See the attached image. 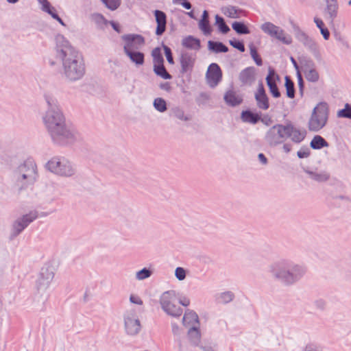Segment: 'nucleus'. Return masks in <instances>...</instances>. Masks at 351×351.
Segmentation results:
<instances>
[{
	"label": "nucleus",
	"instance_id": "nucleus-19",
	"mask_svg": "<svg viewBox=\"0 0 351 351\" xmlns=\"http://www.w3.org/2000/svg\"><path fill=\"white\" fill-rule=\"evenodd\" d=\"M36 217V216L34 214H30L29 215L24 216L21 220L16 221L14 224V228L16 230L17 234L22 231V230H23L25 227Z\"/></svg>",
	"mask_w": 351,
	"mask_h": 351
},
{
	"label": "nucleus",
	"instance_id": "nucleus-23",
	"mask_svg": "<svg viewBox=\"0 0 351 351\" xmlns=\"http://www.w3.org/2000/svg\"><path fill=\"white\" fill-rule=\"evenodd\" d=\"M155 73L164 79H171V75L167 71L163 63L154 65Z\"/></svg>",
	"mask_w": 351,
	"mask_h": 351
},
{
	"label": "nucleus",
	"instance_id": "nucleus-12",
	"mask_svg": "<svg viewBox=\"0 0 351 351\" xmlns=\"http://www.w3.org/2000/svg\"><path fill=\"white\" fill-rule=\"evenodd\" d=\"M123 38L125 41V45H131L130 49H137L145 43L144 38L140 35H125Z\"/></svg>",
	"mask_w": 351,
	"mask_h": 351
},
{
	"label": "nucleus",
	"instance_id": "nucleus-28",
	"mask_svg": "<svg viewBox=\"0 0 351 351\" xmlns=\"http://www.w3.org/2000/svg\"><path fill=\"white\" fill-rule=\"evenodd\" d=\"M232 28L239 34H250V31L248 27L243 23L240 22H234L232 24Z\"/></svg>",
	"mask_w": 351,
	"mask_h": 351
},
{
	"label": "nucleus",
	"instance_id": "nucleus-54",
	"mask_svg": "<svg viewBox=\"0 0 351 351\" xmlns=\"http://www.w3.org/2000/svg\"><path fill=\"white\" fill-rule=\"evenodd\" d=\"M306 351H315L311 346L306 348Z\"/></svg>",
	"mask_w": 351,
	"mask_h": 351
},
{
	"label": "nucleus",
	"instance_id": "nucleus-4",
	"mask_svg": "<svg viewBox=\"0 0 351 351\" xmlns=\"http://www.w3.org/2000/svg\"><path fill=\"white\" fill-rule=\"evenodd\" d=\"M162 309L169 315L178 317L182 313V309L178 304V298L173 291H167L160 298Z\"/></svg>",
	"mask_w": 351,
	"mask_h": 351
},
{
	"label": "nucleus",
	"instance_id": "nucleus-38",
	"mask_svg": "<svg viewBox=\"0 0 351 351\" xmlns=\"http://www.w3.org/2000/svg\"><path fill=\"white\" fill-rule=\"evenodd\" d=\"M230 44L234 48L238 49L240 51H241V52L245 51V47L242 42L234 40H230Z\"/></svg>",
	"mask_w": 351,
	"mask_h": 351
},
{
	"label": "nucleus",
	"instance_id": "nucleus-3",
	"mask_svg": "<svg viewBox=\"0 0 351 351\" xmlns=\"http://www.w3.org/2000/svg\"><path fill=\"white\" fill-rule=\"evenodd\" d=\"M276 131L280 138L290 137L295 143H300L306 137V131L295 128L292 124L278 125L272 128L270 132Z\"/></svg>",
	"mask_w": 351,
	"mask_h": 351
},
{
	"label": "nucleus",
	"instance_id": "nucleus-8",
	"mask_svg": "<svg viewBox=\"0 0 351 351\" xmlns=\"http://www.w3.org/2000/svg\"><path fill=\"white\" fill-rule=\"evenodd\" d=\"M267 85L269 88L270 92L274 97H279L280 93L276 85V82L279 81L278 75L275 73L273 69H269V74L266 78Z\"/></svg>",
	"mask_w": 351,
	"mask_h": 351
},
{
	"label": "nucleus",
	"instance_id": "nucleus-47",
	"mask_svg": "<svg viewBox=\"0 0 351 351\" xmlns=\"http://www.w3.org/2000/svg\"><path fill=\"white\" fill-rule=\"evenodd\" d=\"M314 21H315V23H316L317 26L320 29L324 27V24L323 21L321 19L315 17Z\"/></svg>",
	"mask_w": 351,
	"mask_h": 351
},
{
	"label": "nucleus",
	"instance_id": "nucleus-30",
	"mask_svg": "<svg viewBox=\"0 0 351 351\" xmlns=\"http://www.w3.org/2000/svg\"><path fill=\"white\" fill-rule=\"evenodd\" d=\"M152 55L154 59V65L163 63V58L160 48H155L152 51Z\"/></svg>",
	"mask_w": 351,
	"mask_h": 351
},
{
	"label": "nucleus",
	"instance_id": "nucleus-55",
	"mask_svg": "<svg viewBox=\"0 0 351 351\" xmlns=\"http://www.w3.org/2000/svg\"><path fill=\"white\" fill-rule=\"evenodd\" d=\"M17 1H18V0H8V1L9 3H16Z\"/></svg>",
	"mask_w": 351,
	"mask_h": 351
},
{
	"label": "nucleus",
	"instance_id": "nucleus-53",
	"mask_svg": "<svg viewBox=\"0 0 351 351\" xmlns=\"http://www.w3.org/2000/svg\"><path fill=\"white\" fill-rule=\"evenodd\" d=\"M202 19L208 20V13L206 10L204 12Z\"/></svg>",
	"mask_w": 351,
	"mask_h": 351
},
{
	"label": "nucleus",
	"instance_id": "nucleus-61",
	"mask_svg": "<svg viewBox=\"0 0 351 351\" xmlns=\"http://www.w3.org/2000/svg\"><path fill=\"white\" fill-rule=\"evenodd\" d=\"M23 178H26V176L25 175H23Z\"/></svg>",
	"mask_w": 351,
	"mask_h": 351
},
{
	"label": "nucleus",
	"instance_id": "nucleus-16",
	"mask_svg": "<svg viewBox=\"0 0 351 351\" xmlns=\"http://www.w3.org/2000/svg\"><path fill=\"white\" fill-rule=\"evenodd\" d=\"M130 45H125L124 50L125 53L130 57V60L136 64H143L144 62V54L141 52L135 51L130 49Z\"/></svg>",
	"mask_w": 351,
	"mask_h": 351
},
{
	"label": "nucleus",
	"instance_id": "nucleus-14",
	"mask_svg": "<svg viewBox=\"0 0 351 351\" xmlns=\"http://www.w3.org/2000/svg\"><path fill=\"white\" fill-rule=\"evenodd\" d=\"M198 322L197 315L193 311L186 312L183 317V324L186 326H191L192 330L191 332H195L198 335L197 330L195 329V326Z\"/></svg>",
	"mask_w": 351,
	"mask_h": 351
},
{
	"label": "nucleus",
	"instance_id": "nucleus-10",
	"mask_svg": "<svg viewBox=\"0 0 351 351\" xmlns=\"http://www.w3.org/2000/svg\"><path fill=\"white\" fill-rule=\"evenodd\" d=\"M49 167L54 170L57 173L62 176H69L73 173V169L69 165H62L60 162L50 161L48 163Z\"/></svg>",
	"mask_w": 351,
	"mask_h": 351
},
{
	"label": "nucleus",
	"instance_id": "nucleus-52",
	"mask_svg": "<svg viewBox=\"0 0 351 351\" xmlns=\"http://www.w3.org/2000/svg\"><path fill=\"white\" fill-rule=\"evenodd\" d=\"M283 148L286 152H289L291 149V147L289 144L284 145Z\"/></svg>",
	"mask_w": 351,
	"mask_h": 351
},
{
	"label": "nucleus",
	"instance_id": "nucleus-45",
	"mask_svg": "<svg viewBox=\"0 0 351 351\" xmlns=\"http://www.w3.org/2000/svg\"><path fill=\"white\" fill-rule=\"evenodd\" d=\"M130 301H131V302H132L134 304H143V301L141 300V299L138 295H131Z\"/></svg>",
	"mask_w": 351,
	"mask_h": 351
},
{
	"label": "nucleus",
	"instance_id": "nucleus-2",
	"mask_svg": "<svg viewBox=\"0 0 351 351\" xmlns=\"http://www.w3.org/2000/svg\"><path fill=\"white\" fill-rule=\"evenodd\" d=\"M45 121L53 137L56 135H66L63 116L59 111L49 110L47 113Z\"/></svg>",
	"mask_w": 351,
	"mask_h": 351
},
{
	"label": "nucleus",
	"instance_id": "nucleus-31",
	"mask_svg": "<svg viewBox=\"0 0 351 351\" xmlns=\"http://www.w3.org/2000/svg\"><path fill=\"white\" fill-rule=\"evenodd\" d=\"M306 78L311 82H316L319 78V75L317 71L314 69H310L305 71Z\"/></svg>",
	"mask_w": 351,
	"mask_h": 351
},
{
	"label": "nucleus",
	"instance_id": "nucleus-46",
	"mask_svg": "<svg viewBox=\"0 0 351 351\" xmlns=\"http://www.w3.org/2000/svg\"><path fill=\"white\" fill-rule=\"evenodd\" d=\"M178 304H180L184 306H187L188 305H189L190 301L186 298H178Z\"/></svg>",
	"mask_w": 351,
	"mask_h": 351
},
{
	"label": "nucleus",
	"instance_id": "nucleus-29",
	"mask_svg": "<svg viewBox=\"0 0 351 351\" xmlns=\"http://www.w3.org/2000/svg\"><path fill=\"white\" fill-rule=\"evenodd\" d=\"M216 19V24L218 26L219 30L223 33L226 34L230 31V28L225 23L224 20L223 18L219 16L218 15L215 17Z\"/></svg>",
	"mask_w": 351,
	"mask_h": 351
},
{
	"label": "nucleus",
	"instance_id": "nucleus-42",
	"mask_svg": "<svg viewBox=\"0 0 351 351\" xmlns=\"http://www.w3.org/2000/svg\"><path fill=\"white\" fill-rule=\"evenodd\" d=\"M310 155V151L308 148H302L298 152V156L300 158H307Z\"/></svg>",
	"mask_w": 351,
	"mask_h": 351
},
{
	"label": "nucleus",
	"instance_id": "nucleus-48",
	"mask_svg": "<svg viewBox=\"0 0 351 351\" xmlns=\"http://www.w3.org/2000/svg\"><path fill=\"white\" fill-rule=\"evenodd\" d=\"M321 32L326 40L328 39L330 33L327 28H322L320 29Z\"/></svg>",
	"mask_w": 351,
	"mask_h": 351
},
{
	"label": "nucleus",
	"instance_id": "nucleus-44",
	"mask_svg": "<svg viewBox=\"0 0 351 351\" xmlns=\"http://www.w3.org/2000/svg\"><path fill=\"white\" fill-rule=\"evenodd\" d=\"M232 298L233 295L230 292L224 293L221 297V300L223 302H228L231 301L232 300Z\"/></svg>",
	"mask_w": 351,
	"mask_h": 351
},
{
	"label": "nucleus",
	"instance_id": "nucleus-13",
	"mask_svg": "<svg viewBox=\"0 0 351 351\" xmlns=\"http://www.w3.org/2000/svg\"><path fill=\"white\" fill-rule=\"evenodd\" d=\"M195 56L192 54L184 53L182 54L180 63L182 72L187 73L192 71L195 63Z\"/></svg>",
	"mask_w": 351,
	"mask_h": 351
},
{
	"label": "nucleus",
	"instance_id": "nucleus-56",
	"mask_svg": "<svg viewBox=\"0 0 351 351\" xmlns=\"http://www.w3.org/2000/svg\"><path fill=\"white\" fill-rule=\"evenodd\" d=\"M47 102H48L49 105L51 106V103L50 100H49L48 99H47Z\"/></svg>",
	"mask_w": 351,
	"mask_h": 351
},
{
	"label": "nucleus",
	"instance_id": "nucleus-60",
	"mask_svg": "<svg viewBox=\"0 0 351 351\" xmlns=\"http://www.w3.org/2000/svg\"><path fill=\"white\" fill-rule=\"evenodd\" d=\"M287 281L288 282H291V280H287Z\"/></svg>",
	"mask_w": 351,
	"mask_h": 351
},
{
	"label": "nucleus",
	"instance_id": "nucleus-50",
	"mask_svg": "<svg viewBox=\"0 0 351 351\" xmlns=\"http://www.w3.org/2000/svg\"><path fill=\"white\" fill-rule=\"evenodd\" d=\"M111 25L112 26L113 29L117 31V32H120V27H119V25L114 23V22H111Z\"/></svg>",
	"mask_w": 351,
	"mask_h": 351
},
{
	"label": "nucleus",
	"instance_id": "nucleus-18",
	"mask_svg": "<svg viewBox=\"0 0 351 351\" xmlns=\"http://www.w3.org/2000/svg\"><path fill=\"white\" fill-rule=\"evenodd\" d=\"M225 101L227 104L231 106H237L242 102V97L239 94L233 90H229L226 93L224 97Z\"/></svg>",
	"mask_w": 351,
	"mask_h": 351
},
{
	"label": "nucleus",
	"instance_id": "nucleus-25",
	"mask_svg": "<svg viewBox=\"0 0 351 351\" xmlns=\"http://www.w3.org/2000/svg\"><path fill=\"white\" fill-rule=\"evenodd\" d=\"M223 13L230 18L236 19L240 16L241 12L233 6L223 8Z\"/></svg>",
	"mask_w": 351,
	"mask_h": 351
},
{
	"label": "nucleus",
	"instance_id": "nucleus-26",
	"mask_svg": "<svg viewBox=\"0 0 351 351\" xmlns=\"http://www.w3.org/2000/svg\"><path fill=\"white\" fill-rule=\"evenodd\" d=\"M208 45L211 49L216 52H227L228 50V47L221 43L210 41Z\"/></svg>",
	"mask_w": 351,
	"mask_h": 351
},
{
	"label": "nucleus",
	"instance_id": "nucleus-49",
	"mask_svg": "<svg viewBox=\"0 0 351 351\" xmlns=\"http://www.w3.org/2000/svg\"><path fill=\"white\" fill-rule=\"evenodd\" d=\"M261 121L267 125H270L272 123V120L268 117H263L261 119Z\"/></svg>",
	"mask_w": 351,
	"mask_h": 351
},
{
	"label": "nucleus",
	"instance_id": "nucleus-15",
	"mask_svg": "<svg viewBox=\"0 0 351 351\" xmlns=\"http://www.w3.org/2000/svg\"><path fill=\"white\" fill-rule=\"evenodd\" d=\"M155 16L157 22V28L156 33L157 35H162L165 32L166 29V15L162 11L156 10Z\"/></svg>",
	"mask_w": 351,
	"mask_h": 351
},
{
	"label": "nucleus",
	"instance_id": "nucleus-35",
	"mask_svg": "<svg viewBox=\"0 0 351 351\" xmlns=\"http://www.w3.org/2000/svg\"><path fill=\"white\" fill-rule=\"evenodd\" d=\"M105 5L110 10H116L120 5V0H102Z\"/></svg>",
	"mask_w": 351,
	"mask_h": 351
},
{
	"label": "nucleus",
	"instance_id": "nucleus-34",
	"mask_svg": "<svg viewBox=\"0 0 351 351\" xmlns=\"http://www.w3.org/2000/svg\"><path fill=\"white\" fill-rule=\"evenodd\" d=\"M250 54H251L252 58L254 59V60L255 61V62L258 65H259V66L262 65L261 58L258 55L257 50L256 49V48L254 46L250 47Z\"/></svg>",
	"mask_w": 351,
	"mask_h": 351
},
{
	"label": "nucleus",
	"instance_id": "nucleus-57",
	"mask_svg": "<svg viewBox=\"0 0 351 351\" xmlns=\"http://www.w3.org/2000/svg\"><path fill=\"white\" fill-rule=\"evenodd\" d=\"M291 60H292V62H293L294 64H296V62H295V60H294L293 58H292Z\"/></svg>",
	"mask_w": 351,
	"mask_h": 351
},
{
	"label": "nucleus",
	"instance_id": "nucleus-37",
	"mask_svg": "<svg viewBox=\"0 0 351 351\" xmlns=\"http://www.w3.org/2000/svg\"><path fill=\"white\" fill-rule=\"evenodd\" d=\"M163 49H164L167 61L169 62V64H173L174 63V62H173V58L172 56L171 49L165 45L163 46Z\"/></svg>",
	"mask_w": 351,
	"mask_h": 351
},
{
	"label": "nucleus",
	"instance_id": "nucleus-22",
	"mask_svg": "<svg viewBox=\"0 0 351 351\" xmlns=\"http://www.w3.org/2000/svg\"><path fill=\"white\" fill-rule=\"evenodd\" d=\"M242 119L245 122L256 123L261 119V117L258 114L253 113L250 111H245L242 113Z\"/></svg>",
	"mask_w": 351,
	"mask_h": 351
},
{
	"label": "nucleus",
	"instance_id": "nucleus-17",
	"mask_svg": "<svg viewBox=\"0 0 351 351\" xmlns=\"http://www.w3.org/2000/svg\"><path fill=\"white\" fill-rule=\"evenodd\" d=\"M43 6V10L48 12L51 16L56 19L62 25H64L62 20L58 16L55 8L52 7L47 0H38Z\"/></svg>",
	"mask_w": 351,
	"mask_h": 351
},
{
	"label": "nucleus",
	"instance_id": "nucleus-20",
	"mask_svg": "<svg viewBox=\"0 0 351 351\" xmlns=\"http://www.w3.org/2000/svg\"><path fill=\"white\" fill-rule=\"evenodd\" d=\"M125 328L129 334L135 335L140 330V322L138 319L128 318L125 321Z\"/></svg>",
	"mask_w": 351,
	"mask_h": 351
},
{
	"label": "nucleus",
	"instance_id": "nucleus-36",
	"mask_svg": "<svg viewBox=\"0 0 351 351\" xmlns=\"http://www.w3.org/2000/svg\"><path fill=\"white\" fill-rule=\"evenodd\" d=\"M338 115L339 117L351 119V106L349 104H346L345 108L338 112Z\"/></svg>",
	"mask_w": 351,
	"mask_h": 351
},
{
	"label": "nucleus",
	"instance_id": "nucleus-62",
	"mask_svg": "<svg viewBox=\"0 0 351 351\" xmlns=\"http://www.w3.org/2000/svg\"><path fill=\"white\" fill-rule=\"evenodd\" d=\"M349 5H351V0L349 1Z\"/></svg>",
	"mask_w": 351,
	"mask_h": 351
},
{
	"label": "nucleus",
	"instance_id": "nucleus-5",
	"mask_svg": "<svg viewBox=\"0 0 351 351\" xmlns=\"http://www.w3.org/2000/svg\"><path fill=\"white\" fill-rule=\"evenodd\" d=\"M328 119V108L324 104H319L314 109L308 123L310 130L317 131L322 128Z\"/></svg>",
	"mask_w": 351,
	"mask_h": 351
},
{
	"label": "nucleus",
	"instance_id": "nucleus-9",
	"mask_svg": "<svg viewBox=\"0 0 351 351\" xmlns=\"http://www.w3.org/2000/svg\"><path fill=\"white\" fill-rule=\"evenodd\" d=\"M239 80L243 85H251L256 78V69L254 67H247L239 74Z\"/></svg>",
	"mask_w": 351,
	"mask_h": 351
},
{
	"label": "nucleus",
	"instance_id": "nucleus-1",
	"mask_svg": "<svg viewBox=\"0 0 351 351\" xmlns=\"http://www.w3.org/2000/svg\"><path fill=\"white\" fill-rule=\"evenodd\" d=\"M62 54L66 76L72 80L81 77L84 74V69L77 52L71 47H66L62 50Z\"/></svg>",
	"mask_w": 351,
	"mask_h": 351
},
{
	"label": "nucleus",
	"instance_id": "nucleus-51",
	"mask_svg": "<svg viewBox=\"0 0 351 351\" xmlns=\"http://www.w3.org/2000/svg\"><path fill=\"white\" fill-rule=\"evenodd\" d=\"M258 158L260 159V160L263 163V164H265L267 162V158H265V156H264V154H260L258 155Z\"/></svg>",
	"mask_w": 351,
	"mask_h": 351
},
{
	"label": "nucleus",
	"instance_id": "nucleus-58",
	"mask_svg": "<svg viewBox=\"0 0 351 351\" xmlns=\"http://www.w3.org/2000/svg\"><path fill=\"white\" fill-rule=\"evenodd\" d=\"M291 60H292V62H293L294 64H296V62H295V60H294L293 58H292Z\"/></svg>",
	"mask_w": 351,
	"mask_h": 351
},
{
	"label": "nucleus",
	"instance_id": "nucleus-33",
	"mask_svg": "<svg viewBox=\"0 0 351 351\" xmlns=\"http://www.w3.org/2000/svg\"><path fill=\"white\" fill-rule=\"evenodd\" d=\"M199 28L204 32V34H210L211 28L208 20L201 19L199 23Z\"/></svg>",
	"mask_w": 351,
	"mask_h": 351
},
{
	"label": "nucleus",
	"instance_id": "nucleus-39",
	"mask_svg": "<svg viewBox=\"0 0 351 351\" xmlns=\"http://www.w3.org/2000/svg\"><path fill=\"white\" fill-rule=\"evenodd\" d=\"M328 11L330 14L331 17H334L336 16L337 12V4L335 2L333 4H330L328 5Z\"/></svg>",
	"mask_w": 351,
	"mask_h": 351
},
{
	"label": "nucleus",
	"instance_id": "nucleus-59",
	"mask_svg": "<svg viewBox=\"0 0 351 351\" xmlns=\"http://www.w3.org/2000/svg\"><path fill=\"white\" fill-rule=\"evenodd\" d=\"M189 16H191V17H193V13H192V12H189Z\"/></svg>",
	"mask_w": 351,
	"mask_h": 351
},
{
	"label": "nucleus",
	"instance_id": "nucleus-27",
	"mask_svg": "<svg viewBox=\"0 0 351 351\" xmlns=\"http://www.w3.org/2000/svg\"><path fill=\"white\" fill-rule=\"evenodd\" d=\"M285 87L287 96L290 98H293L295 96L294 84L287 76L285 77Z\"/></svg>",
	"mask_w": 351,
	"mask_h": 351
},
{
	"label": "nucleus",
	"instance_id": "nucleus-7",
	"mask_svg": "<svg viewBox=\"0 0 351 351\" xmlns=\"http://www.w3.org/2000/svg\"><path fill=\"white\" fill-rule=\"evenodd\" d=\"M222 73L217 64H211L208 67L206 78L208 83L212 87L215 86L221 80Z\"/></svg>",
	"mask_w": 351,
	"mask_h": 351
},
{
	"label": "nucleus",
	"instance_id": "nucleus-40",
	"mask_svg": "<svg viewBox=\"0 0 351 351\" xmlns=\"http://www.w3.org/2000/svg\"><path fill=\"white\" fill-rule=\"evenodd\" d=\"M151 274V272L149 270L143 269V270L138 271L137 273V278L140 280L145 279L147 277H149Z\"/></svg>",
	"mask_w": 351,
	"mask_h": 351
},
{
	"label": "nucleus",
	"instance_id": "nucleus-32",
	"mask_svg": "<svg viewBox=\"0 0 351 351\" xmlns=\"http://www.w3.org/2000/svg\"><path fill=\"white\" fill-rule=\"evenodd\" d=\"M154 107L160 112H164L167 109L166 102L162 98H157L154 100Z\"/></svg>",
	"mask_w": 351,
	"mask_h": 351
},
{
	"label": "nucleus",
	"instance_id": "nucleus-24",
	"mask_svg": "<svg viewBox=\"0 0 351 351\" xmlns=\"http://www.w3.org/2000/svg\"><path fill=\"white\" fill-rule=\"evenodd\" d=\"M182 45L188 48L198 49L199 47V41L192 36H188L183 39Z\"/></svg>",
	"mask_w": 351,
	"mask_h": 351
},
{
	"label": "nucleus",
	"instance_id": "nucleus-11",
	"mask_svg": "<svg viewBox=\"0 0 351 351\" xmlns=\"http://www.w3.org/2000/svg\"><path fill=\"white\" fill-rule=\"evenodd\" d=\"M255 98L257 101L258 106L263 110H267L269 108V104L268 98L266 95L263 85L262 84H259L257 92L255 95Z\"/></svg>",
	"mask_w": 351,
	"mask_h": 351
},
{
	"label": "nucleus",
	"instance_id": "nucleus-43",
	"mask_svg": "<svg viewBox=\"0 0 351 351\" xmlns=\"http://www.w3.org/2000/svg\"><path fill=\"white\" fill-rule=\"evenodd\" d=\"M174 3L182 5L184 8L188 10L191 8V5L187 0H174Z\"/></svg>",
	"mask_w": 351,
	"mask_h": 351
},
{
	"label": "nucleus",
	"instance_id": "nucleus-21",
	"mask_svg": "<svg viewBox=\"0 0 351 351\" xmlns=\"http://www.w3.org/2000/svg\"><path fill=\"white\" fill-rule=\"evenodd\" d=\"M311 146L313 149H321L324 147H328V144L324 138L317 135L311 141Z\"/></svg>",
	"mask_w": 351,
	"mask_h": 351
},
{
	"label": "nucleus",
	"instance_id": "nucleus-41",
	"mask_svg": "<svg viewBox=\"0 0 351 351\" xmlns=\"http://www.w3.org/2000/svg\"><path fill=\"white\" fill-rule=\"evenodd\" d=\"M176 276L179 280L184 279L186 276L185 270L182 267H178L176 270Z\"/></svg>",
	"mask_w": 351,
	"mask_h": 351
},
{
	"label": "nucleus",
	"instance_id": "nucleus-6",
	"mask_svg": "<svg viewBox=\"0 0 351 351\" xmlns=\"http://www.w3.org/2000/svg\"><path fill=\"white\" fill-rule=\"evenodd\" d=\"M261 29L265 33L276 38L286 44L291 43V38L287 36L282 29L273 23H265L262 25Z\"/></svg>",
	"mask_w": 351,
	"mask_h": 351
}]
</instances>
